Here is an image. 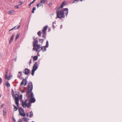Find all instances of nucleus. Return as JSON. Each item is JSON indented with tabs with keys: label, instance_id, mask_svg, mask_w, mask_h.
Instances as JSON below:
<instances>
[{
	"label": "nucleus",
	"instance_id": "nucleus-1",
	"mask_svg": "<svg viewBox=\"0 0 122 122\" xmlns=\"http://www.w3.org/2000/svg\"><path fill=\"white\" fill-rule=\"evenodd\" d=\"M33 88L32 83L30 81L28 84V91L26 92V96L28 99L30 98V102L31 103H34L36 101L35 98L33 97V93L31 92Z\"/></svg>",
	"mask_w": 122,
	"mask_h": 122
},
{
	"label": "nucleus",
	"instance_id": "nucleus-2",
	"mask_svg": "<svg viewBox=\"0 0 122 122\" xmlns=\"http://www.w3.org/2000/svg\"><path fill=\"white\" fill-rule=\"evenodd\" d=\"M33 50H36V51L40 52L41 50H39L40 48V45L38 44L37 40H34L33 41Z\"/></svg>",
	"mask_w": 122,
	"mask_h": 122
},
{
	"label": "nucleus",
	"instance_id": "nucleus-3",
	"mask_svg": "<svg viewBox=\"0 0 122 122\" xmlns=\"http://www.w3.org/2000/svg\"><path fill=\"white\" fill-rule=\"evenodd\" d=\"M65 15L63 11L62 10L58 11L57 13L56 17L60 19H61L65 17Z\"/></svg>",
	"mask_w": 122,
	"mask_h": 122
},
{
	"label": "nucleus",
	"instance_id": "nucleus-4",
	"mask_svg": "<svg viewBox=\"0 0 122 122\" xmlns=\"http://www.w3.org/2000/svg\"><path fill=\"white\" fill-rule=\"evenodd\" d=\"M19 111L20 115L21 116L25 117V115H26L27 117H28V114L27 113L25 114L24 112V111L23 110L22 107H21L19 108Z\"/></svg>",
	"mask_w": 122,
	"mask_h": 122
},
{
	"label": "nucleus",
	"instance_id": "nucleus-5",
	"mask_svg": "<svg viewBox=\"0 0 122 122\" xmlns=\"http://www.w3.org/2000/svg\"><path fill=\"white\" fill-rule=\"evenodd\" d=\"M15 103L17 106L18 107L19 105V95L17 94H16L15 95Z\"/></svg>",
	"mask_w": 122,
	"mask_h": 122
},
{
	"label": "nucleus",
	"instance_id": "nucleus-6",
	"mask_svg": "<svg viewBox=\"0 0 122 122\" xmlns=\"http://www.w3.org/2000/svg\"><path fill=\"white\" fill-rule=\"evenodd\" d=\"M62 11H63L64 14H66V16H67L68 13V9L67 8H64L62 10Z\"/></svg>",
	"mask_w": 122,
	"mask_h": 122
},
{
	"label": "nucleus",
	"instance_id": "nucleus-7",
	"mask_svg": "<svg viewBox=\"0 0 122 122\" xmlns=\"http://www.w3.org/2000/svg\"><path fill=\"white\" fill-rule=\"evenodd\" d=\"M27 80L26 79H23L22 81L20 83V86H21L22 85H23L24 84V83L25 82L24 84V86H26L27 84Z\"/></svg>",
	"mask_w": 122,
	"mask_h": 122
},
{
	"label": "nucleus",
	"instance_id": "nucleus-8",
	"mask_svg": "<svg viewBox=\"0 0 122 122\" xmlns=\"http://www.w3.org/2000/svg\"><path fill=\"white\" fill-rule=\"evenodd\" d=\"M37 62H36L34 64L32 70L36 71L38 68V67L37 66Z\"/></svg>",
	"mask_w": 122,
	"mask_h": 122
},
{
	"label": "nucleus",
	"instance_id": "nucleus-9",
	"mask_svg": "<svg viewBox=\"0 0 122 122\" xmlns=\"http://www.w3.org/2000/svg\"><path fill=\"white\" fill-rule=\"evenodd\" d=\"M27 100L26 99L24 102L23 101L22 102V106L23 107L25 108H26V107H25V106L26 105H27Z\"/></svg>",
	"mask_w": 122,
	"mask_h": 122
},
{
	"label": "nucleus",
	"instance_id": "nucleus-10",
	"mask_svg": "<svg viewBox=\"0 0 122 122\" xmlns=\"http://www.w3.org/2000/svg\"><path fill=\"white\" fill-rule=\"evenodd\" d=\"M24 71V74H25L28 75L29 73L30 70L29 69L27 68H25V69Z\"/></svg>",
	"mask_w": 122,
	"mask_h": 122
},
{
	"label": "nucleus",
	"instance_id": "nucleus-11",
	"mask_svg": "<svg viewBox=\"0 0 122 122\" xmlns=\"http://www.w3.org/2000/svg\"><path fill=\"white\" fill-rule=\"evenodd\" d=\"M40 48H41V49L40 50L39 49V50H42L43 52L45 51L46 50V47L45 46H41V47L40 46Z\"/></svg>",
	"mask_w": 122,
	"mask_h": 122
},
{
	"label": "nucleus",
	"instance_id": "nucleus-12",
	"mask_svg": "<svg viewBox=\"0 0 122 122\" xmlns=\"http://www.w3.org/2000/svg\"><path fill=\"white\" fill-rule=\"evenodd\" d=\"M48 2V1L47 0H41L40 3L42 4H47Z\"/></svg>",
	"mask_w": 122,
	"mask_h": 122
},
{
	"label": "nucleus",
	"instance_id": "nucleus-13",
	"mask_svg": "<svg viewBox=\"0 0 122 122\" xmlns=\"http://www.w3.org/2000/svg\"><path fill=\"white\" fill-rule=\"evenodd\" d=\"M48 26L47 25H46L45 27H44L43 30H42V32L46 33V31L47 28H48Z\"/></svg>",
	"mask_w": 122,
	"mask_h": 122
},
{
	"label": "nucleus",
	"instance_id": "nucleus-14",
	"mask_svg": "<svg viewBox=\"0 0 122 122\" xmlns=\"http://www.w3.org/2000/svg\"><path fill=\"white\" fill-rule=\"evenodd\" d=\"M42 38H44L45 39H46V33H44V32H42Z\"/></svg>",
	"mask_w": 122,
	"mask_h": 122
},
{
	"label": "nucleus",
	"instance_id": "nucleus-15",
	"mask_svg": "<svg viewBox=\"0 0 122 122\" xmlns=\"http://www.w3.org/2000/svg\"><path fill=\"white\" fill-rule=\"evenodd\" d=\"M22 73L20 71L19 72L18 74V77L19 78H20V76L21 75Z\"/></svg>",
	"mask_w": 122,
	"mask_h": 122
},
{
	"label": "nucleus",
	"instance_id": "nucleus-16",
	"mask_svg": "<svg viewBox=\"0 0 122 122\" xmlns=\"http://www.w3.org/2000/svg\"><path fill=\"white\" fill-rule=\"evenodd\" d=\"M65 3V1H63L62 2L61 5V8H62L63 7V6L66 5Z\"/></svg>",
	"mask_w": 122,
	"mask_h": 122
},
{
	"label": "nucleus",
	"instance_id": "nucleus-17",
	"mask_svg": "<svg viewBox=\"0 0 122 122\" xmlns=\"http://www.w3.org/2000/svg\"><path fill=\"white\" fill-rule=\"evenodd\" d=\"M31 106V105L30 103H27V105H26L25 107H27L28 108H29Z\"/></svg>",
	"mask_w": 122,
	"mask_h": 122
},
{
	"label": "nucleus",
	"instance_id": "nucleus-18",
	"mask_svg": "<svg viewBox=\"0 0 122 122\" xmlns=\"http://www.w3.org/2000/svg\"><path fill=\"white\" fill-rule=\"evenodd\" d=\"M44 40V39H40L39 40V41L41 44H42Z\"/></svg>",
	"mask_w": 122,
	"mask_h": 122
},
{
	"label": "nucleus",
	"instance_id": "nucleus-19",
	"mask_svg": "<svg viewBox=\"0 0 122 122\" xmlns=\"http://www.w3.org/2000/svg\"><path fill=\"white\" fill-rule=\"evenodd\" d=\"M38 57L37 56H35L33 58V59L34 61H36L38 59Z\"/></svg>",
	"mask_w": 122,
	"mask_h": 122
},
{
	"label": "nucleus",
	"instance_id": "nucleus-20",
	"mask_svg": "<svg viewBox=\"0 0 122 122\" xmlns=\"http://www.w3.org/2000/svg\"><path fill=\"white\" fill-rule=\"evenodd\" d=\"M13 106L14 107V111H16L18 109L16 107V106H15L14 105H13Z\"/></svg>",
	"mask_w": 122,
	"mask_h": 122
},
{
	"label": "nucleus",
	"instance_id": "nucleus-21",
	"mask_svg": "<svg viewBox=\"0 0 122 122\" xmlns=\"http://www.w3.org/2000/svg\"><path fill=\"white\" fill-rule=\"evenodd\" d=\"M6 86L8 87H9L10 86V84L8 81L6 83Z\"/></svg>",
	"mask_w": 122,
	"mask_h": 122
},
{
	"label": "nucleus",
	"instance_id": "nucleus-22",
	"mask_svg": "<svg viewBox=\"0 0 122 122\" xmlns=\"http://www.w3.org/2000/svg\"><path fill=\"white\" fill-rule=\"evenodd\" d=\"M41 31H40L38 32L37 34L39 36L41 37Z\"/></svg>",
	"mask_w": 122,
	"mask_h": 122
},
{
	"label": "nucleus",
	"instance_id": "nucleus-23",
	"mask_svg": "<svg viewBox=\"0 0 122 122\" xmlns=\"http://www.w3.org/2000/svg\"><path fill=\"white\" fill-rule=\"evenodd\" d=\"M49 46V43H48V41H47L46 42V45L45 46V47L46 48H47Z\"/></svg>",
	"mask_w": 122,
	"mask_h": 122
},
{
	"label": "nucleus",
	"instance_id": "nucleus-24",
	"mask_svg": "<svg viewBox=\"0 0 122 122\" xmlns=\"http://www.w3.org/2000/svg\"><path fill=\"white\" fill-rule=\"evenodd\" d=\"M19 33H17V35L15 36V40H17V38H18L19 36Z\"/></svg>",
	"mask_w": 122,
	"mask_h": 122
},
{
	"label": "nucleus",
	"instance_id": "nucleus-25",
	"mask_svg": "<svg viewBox=\"0 0 122 122\" xmlns=\"http://www.w3.org/2000/svg\"><path fill=\"white\" fill-rule=\"evenodd\" d=\"M23 119H24V121H26L29 120V119L26 117H23Z\"/></svg>",
	"mask_w": 122,
	"mask_h": 122
},
{
	"label": "nucleus",
	"instance_id": "nucleus-26",
	"mask_svg": "<svg viewBox=\"0 0 122 122\" xmlns=\"http://www.w3.org/2000/svg\"><path fill=\"white\" fill-rule=\"evenodd\" d=\"M8 72V70L7 69L6 71L5 74V77H6L7 76V73Z\"/></svg>",
	"mask_w": 122,
	"mask_h": 122
},
{
	"label": "nucleus",
	"instance_id": "nucleus-27",
	"mask_svg": "<svg viewBox=\"0 0 122 122\" xmlns=\"http://www.w3.org/2000/svg\"><path fill=\"white\" fill-rule=\"evenodd\" d=\"M36 7H34L33 8L32 10V13H34V11L36 10Z\"/></svg>",
	"mask_w": 122,
	"mask_h": 122
},
{
	"label": "nucleus",
	"instance_id": "nucleus-28",
	"mask_svg": "<svg viewBox=\"0 0 122 122\" xmlns=\"http://www.w3.org/2000/svg\"><path fill=\"white\" fill-rule=\"evenodd\" d=\"M35 71L32 69L31 71V75L32 76H33L34 75V73Z\"/></svg>",
	"mask_w": 122,
	"mask_h": 122
},
{
	"label": "nucleus",
	"instance_id": "nucleus-29",
	"mask_svg": "<svg viewBox=\"0 0 122 122\" xmlns=\"http://www.w3.org/2000/svg\"><path fill=\"white\" fill-rule=\"evenodd\" d=\"M33 116V112L32 111H31L30 112V115L29 116V117H31Z\"/></svg>",
	"mask_w": 122,
	"mask_h": 122
},
{
	"label": "nucleus",
	"instance_id": "nucleus-30",
	"mask_svg": "<svg viewBox=\"0 0 122 122\" xmlns=\"http://www.w3.org/2000/svg\"><path fill=\"white\" fill-rule=\"evenodd\" d=\"M13 11L12 10H10L8 12V14H12L13 13Z\"/></svg>",
	"mask_w": 122,
	"mask_h": 122
},
{
	"label": "nucleus",
	"instance_id": "nucleus-31",
	"mask_svg": "<svg viewBox=\"0 0 122 122\" xmlns=\"http://www.w3.org/2000/svg\"><path fill=\"white\" fill-rule=\"evenodd\" d=\"M6 110H3V115L4 116H5L6 115Z\"/></svg>",
	"mask_w": 122,
	"mask_h": 122
},
{
	"label": "nucleus",
	"instance_id": "nucleus-32",
	"mask_svg": "<svg viewBox=\"0 0 122 122\" xmlns=\"http://www.w3.org/2000/svg\"><path fill=\"white\" fill-rule=\"evenodd\" d=\"M11 93L12 94V96L13 97L14 96V92L13 90L12 89L11 90Z\"/></svg>",
	"mask_w": 122,
	"mask_h": 122
},
{
	"label": "nucleus",
	"instance_id": "nucleus-33",
	"mask_svg": "<svg viewBox=\"0 0 122 122\" xmlns=\"http://www.w3.org/2000/svg\"><path fill=\"white\" fill-rule=\"evenodd\" d=\"M10 76H7L6 77H5V78L7 79L8 80H9L10 79Z\"/></svg>",
	"mask_w": 122,
	"mask_h": 122
},
{
	"label": "nucleus",
	"instance_id": "nucleus-34",
	"mask_svg": "<svg viewBox=\"0 0 122 122\" xmlns=\"http://www.w3.org/2000/svg\"><path fill=\"white\" fill-rule=\"evenodd\" d=\"M61 8V6L58 8L56 10V13L58 12V11H59V10H60Z\"/></svg>",
	"mask_w": 122,
	"mask_h": 122
},
{
	"label": "nucleus",
	"instance_id": "nucleus-35",
	"mask_svg": "<svg viewBox=\"0 0 122 122\" xmlns=\"http://www.w3.org/2000/svg\"><path fill=\"white\" fill-rule=\"evenodd\" d=\"M54 24H56V23L54 22H53V23H52V26H53V28L54 29L55 28V27L54 26Z\"/></svg>",
	"mask_w": 122,
	"mask_h": 122
},
{
	"label": "nucleus",
	"instance_id": "nucleus-36",
	"mask_svg": "<svg viewBox=\"0 0 122 122\" xmlns=\"http://www.w3.org/2000/svg\"><path fill=\"white\" fill-rule=\"evenodd\" d=\"M33 3V2H32V1L31 2V3H30L29 5V8H30V7L31 6V4H32Z\"/></svg>",
	"mask_w": 122,
	"mask_h": 122
},
{
	"label": "nucleus",
	"instance_id": "nucleus-37",
	"mask_svg": "<svg viewBox=\"0 0 122 122\" xmlns=\"http://www.w3.org/2000/svg\"><path fill=\"white\" fill-rule=\"evenodd\" d=\"M39 4V6H42V7H43V5L42 4V3H38Z\"/></svg>",
	"mask_w": 122,
	"mask_h": 122
},
{
	"label": "nucleus",
	"instance_id": "nucleus-38",
	"mask_svg": "<svg viewBox=\"0 0 122 122\" xmlns=\"http://www.w3.org/2000/svg\"><path fill=\"white\" fill-rule=\"evenodd\" d=\"M14 35H12L10 39L13 40V39L14 38Z\"/></svg>",
	"mask_w": 122,
	"mask_h": 122
},
{
	"label": "nucleus",
	"instance_id": "nucleus-39",
	"mask_svg": "<svg viewBox=\"0 0 122 122\" xmlns=\"http://www.w3.org/2000/svg\"><path fill=\"white\" fill-rule=\"evenodd\" d=\"M22 95L21 94L20 97V99H22Z\"/></svg>",
	"mask_w": 122,
	"mask_h": 122
},
{
	"label": "nucleus",
	"instance_id": "nucleus-40",
	"mask_svg": "<svg viewBox=\"0 0 122 122\" xmlns=\"http://www.w3.org/2000/svg\"><path fill=\"white\" fill-rule=\"evenodd\" d=\"M78 0H79L80 1H82V0H74L73 1V3H75V2L76 1H78Z\"/></svg>",
	"mask_w": 122,
	"mask_h": 122
},
{
	"label": "nucleus",
	"instance_id": "nucleus-41",
	"mask_svg": "<svg viewBox=\"0 0 122 122\" xmlns=\"http://www.w3.org/2000/svg\"><path fill=\"white\" fill-rule=\"evenodd\" d=\"M16 27V26H15V27H14V28H13L12 29H11L10 30H9V31H11V30H13L14 29H15V27Z\"/></svg>",
	"mask_w": 122,
	"mask_h": 122
},
{
	"label": "nucleus",
	"instance_id": "nucleus-42",
	"mask_svg": "<svg viewBox=\"0 0 122 122\" xmlns=\"http://www.w3.org/2000/svg\"><path fill=\"white\" fill-rule=\"evenodd\" d=\"M31 61H32V59L31 58L30 60L29 61V65H30V64L31 63Z\"/></svg>",
	"mask_w": 122,
	"mask_h": 122
},
{
	"label": "nucleus",
	"instance_id": "nucleus-43",
	"mask_svg": "<svg viewBox=\"0 0 122 122\" xmlns=\"http://www.w3.org/2000/svg\"><path fill=\"white\" fill-rule=\"evenodd\" d=\"M2 81V79L0 77V84L1 83Z\"/></svg>",
	"mask_w": 122,
	"mask_h": 122
},
{
	"label": "nucleus",
	"instance_id": "nucleus-44",
	"mask_svg": "<svg viewBox=\"0 0 122 122\" xmlns=\"http://www.w3.org/2000/svg\"><path fill=\"white\" fill-rule=\"evenodd\" d=\"M20 27V25L18 26L16 28V29H19Z\"/></svg>",
	"mask_w": 122,
	"mask_h": 122
},
{
	"label": "nucleus",
	"instance_id": "nucleus-45",
	"mask_svg": "<svg viewBox=\"0 0 122 122\" xmlns=\"http://www.w3.org/2000/svg\"><path fill=\"white\" fill-rule=\"evenodd\" d=\"M23 3V2H19V4L20 5H21V4H22Z\"/></svg>",
	"mask_w": 122,
	"mask_h": 122
},
{
	"label": "nucleus",
	"instance_id": "nucleus-46",
	"mask_svg": "<svg viewBox=\"0 0 122 122\" xmlns=\"http://www.w3.org/2000/svg\"><path fill=\"white\" fill-rule=\"evenodd\" d=\"M51 5L52 3L51 2L50 3L48 4L49 6H51Z\"/></svg>",
	"mask_w": 122,
	"mask_h": 122
},
{
	"label": "nucleus",
	"instance_id": "nucleus-47",
	"mask_svg": "<svg viewBox=\"0 0 122 122\" xmlns=\"http://www.w3.org/2000/svg\"><path fill=\"white\" fill-rule=\"evenodd\" d=\"M36 6H37V8H38L39 7H40L39 4H37Z\"/></svg>",
	"mask_w": 122,
	"mask_h": 122
},
{
	"label": "nucleus",
	"instance_id": "nucleus-48",
	"mask_svg": "<svg viewBox=\"0 0 122 122\" xmlns=\"http://www.w3.org/2000/svg\"><path fill=\"white\" fill-rule=\"evenodd\" d=\"M12 41H13V40H11L10 39L9 43L10 44V43L12 42Z\"/></svg>",
	"mask_w": 122,
	"mask_h": 122
},
{
	"label": "nucleus",
	"instance_id": "nucleus-49",
	"mask_svg": "<svg viewBox=\"0 0 122 122\" xmlns=\"http://www.w3.org/2000/svg\"><path fill=\"white\" fill-rule=\"evenodd\" d=\"M15 8H16L18 9L19 8V7H18V5H16V6H15Z\"/></svg>",
	"mask_w": 122,
	"mask_h": 122
},
{
	"label": "nucleus",
	"instance_id": "nucleus-50",
	"mask_svg": "<svg viewBox=\"0 0 122 122\" xmlns=\"http://www.w3.org/2000/svg\"><path fill=\"white\" fill-rule=\"evenodd\" d=\"M17 122H21L20 120V119H19Z\"/></svg>",
	"mask_w": 122,
	"mask_h": 122
},
{
	"label": "nucleus",
	"instance_id": "nucleus-51",
	"mask_svg": "<svg viewBox=\"0 0 122 122\" xmlns=\"http://www.w3.org/2000/svg\"><path fill=\"white\" fill-rule=\"evenodd\" d=\"M13 120L14 122H15V120L14 118H13Z\"/></svg>",
	"mask_w": 122,
	"mask_h": 122
},
{
	"label": "nucleus",
	"instance_id": "nucleus-52",
	"mask_svg": "<svg viewBox=\"0 0 122 122\" xmlns=\"http://www.w3.org/2000/svg\"><path fill=\"white\" fill-rule=\"evenodd\" d=\"M4 106V105L3 104H2L1 105V107H3Z\"/></svg>",
	"mask_w": 122,
	"mask_h": 122
},
{
	"label": "nucleus",
	"instance_id": "nucleus-53",
	"mask_svg": "<svg viewBox=\"0 0 122 122\" xmlns=\"http://www.w3.org/2000/svg\"><path fill=\"white\" fill-rule=\"evenodd\" d=\"M62 28V25H61L60 26V28L61 29Z\"/></svg>",
	"mask_w": 122,
	"mask_h": 122
},
{
	"label": "nucleus",
	"instance_id": "nucleus-54",
	"mask_svg": "<svg viewBox=\"0 0 122 122\" xmlns=\"http://www.w3.org/2000/svg\"><path fill=\"white\" fill-rule=\"evenodd\" d=\"M33 40H35V37L34 36L33 37Z\"/></svg>",
	"mask_w": 122,
	"mask_h": 122
},
{
	"label": "nucleus",
	"instance_id": "nucleus-55",
	"mask_svg": "<svg viewBox=\"0 0 122 122\" xmlns=\"http://www.w3.org/2000/svg\"><path fill=\"white\" fill-rule=\"evenodd\" d=\"M38 39V38L37 37H36V38H35V40H37V39Z\"/></svg>",
	"mask_w": 122,
	"mask_h": 122
},
{
	"label": "nucleus",
	"instance_id": "nucleus-56",
	"mask_svg": "<svg viewBox=\"0 0 122 122\" xmlns=\"http://www.w3.org/2000/svg\"><path fill=\"white\" fill-rule=\"evenodd\" d=\"M14 61H16V58L15 59Z\"/></svg>",
	"mask_w": 122,
	"mask_h": 122
},
{
	"label": "nucleus",
	"instance_id": "nucleus-57",
	"mask_svg": "<svg viewBox=\"0 0 122 122\" xmlns=\"http://www.w3.org/2000/svg\"><path fill=\"white\" fill-rule=\"evenodd\" d=\"M24 92H25V91H22V93H24Z\"/></svg>",
	"mask_w": 122,
	"mask_h": 122
},
{
	"label": "nucleus",
	"instance_id": "nucleus-58",
	"mask_svg": "<svg viewBox=\"0 0 122 122\" xmlns=\"http://www.w3.org/2000/svg\"><path fill=\"white\" fill-rule=\"evenodd\" d=\"M36 0H33L32 1V2H33V3Z\"/></svg>",
	"mask_w": 122,
	"mask_h": 122
},
{
	"label": "nucleus",
	"instance_id": "nucleus-59",
	"mask_svg": "<svg viewBox=\"0 0 122 122\" xmlns=\"http://www.w3.org/2000/svg\"><path fill=\"white\" fill-rule=\"evenodd\" d=\"M27 77H28V76H27V77H26V78H27ZM25 78V79H26V78Z\"/></svg>",
	"mask_w": 122,
	"mask_h": 122
},
{
	"label": "nucleus",
	"instance_id": "nucleus-60",
	"mask_svg": "<svg viewBox=\"0 0 122 122\" xmlns=\"http://www.w3.org/2000/svg\"><path fill=\"white\" fill-rule=\"evenodd\" d=\"M31 122H35L34 121H32Z\"/></svg>",
	"mask_w": 122,
	"mask_h": 122
}]
</instances>
